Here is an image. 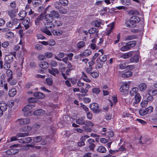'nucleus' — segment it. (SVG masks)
Masks as SVG:
<instances>
[{
  "label": "nucleus",
  "mask_w": 157,
  "mask_h": 157,
  "mask_svg": "<svg viewBox=\"0 0 157 157\" xmlns=\"http://www.w3.org/2000/svg\"><path fill=\"white\" fill-rule=\"evenodd\" d=\"M65 54L63 52H59L57 55H55L54 58L59 61H61V58L64 57L65 56Z\"/></svg>",
  "instance_id": "ddd939ff"
},
{
  "label": "nucleus",
  "mask_w": 157,
  "mask_h": 157,
  "mask_svg": "<svg viewBox=\"0 0 157 157\" xmlns=\"http://www.w3.org/2000/svg\"><path fill=\"white\" fill-rule=\"evenodd\" d=\"M126 149L125 148H119L118 150H110L109 151V152L111 154H113L119 151H126Z\"/></svg>",
  "instance_id": "bb28decb"
},
{
  "label": "nucleus",
  "mask_w": 157,
  "mask_h": 157,
  "mask_svg": "<svg viewBox=\"0 0 157 157\" xmlns=\"http://www.w3.org/2000/svg\"><path fill=\"white\" fill-rule=\"evenodd\" d=\"M139 113L140 115L142 116H144L147 114L145 109H140Z\"/></svg>",
  "instance_id": "a18cd8bd"
},
{
  "label": "nucleus",
  "mask_w": 157,
  "mask_h": 157,
  "mask_svg": "<svg viewBox=\"0 0 157 157\" xmlns=\"http://www.w3.org/2000/svg\"><path fill=\"white\" fill-rule=\"evenodd\" d=\"M97 150L98 152L101 153H104L106 152L105 148H98Z\"/></svg>",
  "instance_id": "e2e57ef3"
},
{
  "label": "nucleus",
  "mask_w": 157,
  "mask_h": 157,
  "mask_svg": "<svg viewBox=\"0 0 157 157\" xmlns=\"http://www.w3.org/2000/svg\"><path fill=\"white\" fill-rule=\"evenodd\" d=\"M82 77L83 80L86 82H89L91 81L86 74L83 72L82 73Z\"/></svg>",
  "instance_id": "473e14b6"
},
{
  "label": "nucleus",
  "mask_w": 157,
  "mask_h": 157,
  "mask_svg": "<svg viewBox=\"0 0 157 157\" xmlns=\"http://www.w3.org/2000/svg\"><path fill=\"white\" fill-rule=\"evenodd\" d=\"M135 53V51H130L127 53H123L120 55V57L123 59H128L134 55Z\"/></svg>",
  "instance_id": "39448f33"
},
{
  "label": "nucleus",
  "mask_w": 157,
  "mask_h": 157,
  "mask_svg": "<svg viewBox=\"0 0 157 157\" xmlns=\"http://www.w3.org/2000/svg\"><path fill=\"white\" fill-rule=\"evenodd\" d=\"M114 22H112L107 25V28L106 29V35H109L111 33L114 28Z\"/></svg>",
  "instance_id": "423d86ee"
},
{
  "label": "nucleus",
  "mask_w": 157,
  "mask_h": 157,
  "mask_svg": "<svg viewBox=\"0 0 157 157\" xmlns=\"http://www.w3.org/2000/svg\"><path fill=\"white\" fill-rule=\"evenodd\" d=\"M42 16L41 15L39 16L36 19V20L35 21V24L36 25H38L39 22L42 20Z\"/></svg>",
  "instance_id": "6e6d98bb"
},
{
  "label": "nucleus",
  "mask_w": 157,
  "mask_h": 157,
  "mask_svg": "<svg viewBox=\"0 0 157 157\" xmlns=\"http://www.w3.org/2000/svg\"><path fill=\"white\" fill-rule=\"evenodd\" d=\"M135 52L134 54L135 55L131 57L129 59L131 63H137L139 61V55L137 54L138 52Z\"/></svg>",
  "instance_id": "1a4fd4ad"
},
{
  "label": "nucleus",
  "mask_w": 157,
  "mask_h": 157,
  "mask_svg": "<svg viewBox=\"0 0 157 157\" xmlns=\"http://www.w3.org/2000/svg\"><path fill=\"white\" fill-rule=\"evenodd\" d=\"M17 122L19 124L21 125H23L29 124L30 122V119L28 118L25 119H18L17 121Z\"/></svg>",
  "instance_id": "0eeeda50"
},
{
  "label": "nucleus",
  "mask_w": 157,
  "mask_h": 157,
  "mask_svg": "<svg viewBox=\"0 0 157 157\" xmlns=\"http://www.w3.org/2000/svg\"><path fill=\"white\" fill-rule=\"evenodd\" d=\"M49 64L52 67H56L57 66V63L56 61L52 60L50 61Z\"/></svg>",
  "instance_id": "603ef678"
},
{
  "label": "nucleus",
  "mask_w": 157,
  "mask_h": 157,
  "mask_svg": "<svg viewBox=\"0 0 157 157\" xmlns=\"http://www.w3.org/2000/svg\"><path fill=\"white\" fill-rule=\"evenodd\" d=\"M90 109L95 113H98L101 111L98 105L96 103H93L90 106Z\"/></svg>",
  "instance_id": "20e7f679"
},
{
  "label": "nucleus",
  "mask_w": 157,
  "mask_h": 157,
  "mask_svg": "<svg viewBox=\"0 0 157 157\" xmlns=\"http://www.w3.org/2000/svg\"><path fill=\"white\" fill-rule=\"evenodd\" d=\"M140 21L139 17L137 16L132 17L129 19L128 22L126 23V26L128 27L133 28L135 26V24L138 23Z\"/></svg>",
  "instance_id": "f03ea898"
},
{
  "label": "nucleus",
  "mask_w": 157,
  "mask_h": 157,
  "mask_svg": "<svg viewBox=\"0 0 157 157\" xmlns=\"http://www.w3.org/2000/svg\"><path fill=\"white\" fill-rule=\"evenodd\" d=\"M29 136V134L27 132L25 133H18L17 134V137H24L25 136Z\"/></svg>",
  "instance_id": "f704fd0d"
},
{
  "label": "nucleus",
  "mask_w": 157,
  "mask_h": 157,
  "mask_svg": "<svg viewBox=\"0 0 157 157\" xmlns=\"http://www.w3.org/2000/svg\"><path fill=\"white\" fill-rule=\"evenodd\" d=\"M19 150L16 148H11L6 151V153L8 155H14L19 152Z\"/></svg>",
  "instance_id": "9d476101"
},
{
  "label": "nucleus",
  "mask_w": 157,
  "mask_h": 157,
  "mask_svg": "<svg viewBox=\"0 0 157 157\" xmlns=\"http://www.w3.org/2000/svg\"><path fill=\"white\" fill-rule=\"evenodd\" d=\"M136 44V41L134 40L130 41L126 43V44L128 48H129V50L131 48L135 46Z\"/></svg>",
  "instance_id": "a878e982"
},
{
  "label": "nucleus",
  "mask_w": 157,
  "mask_h": 157,
  "mask_svg": "<svg viewBox=\"0 0 157 157\" xmlns=\"http://www.w3.org/2000/svg\"><path fill=\"white\" fill-rule=\"evenodd\" d=\"M3 68L6 70H9V68H10V63L5 62L4 64Z\"/></svg>",
  "instance_id": "680f3d73"
},
{
  "label": "nucleus",
  "mask_w": 157,
  "mask_h": 157,
  "mask_svg": "<svg viewBox=\"0 0 157 157\" xmlns=\"http://www.w3.org/2000/svg\"><path fill=\"white\" fill-rule=\"evenodd\" d=\"M132 75V73L131 71H128L121 74V76L124 78H127L131 76Z\"/></svg>",
  "instance_id": "2f4dec72"
},
{
  "label": "nucleus",
  "mask_w": 157,
  "mask_h": 157,
  "mask_svg": "<svg viewBox=\"0 0 157 157\" xmlns=\"http://www.w3.org/2000/svg\"><path fill=\"white\" fill-rule=\"evenodd\" d=\"M8 14L12 18L14 17L15 16V12L13 10H9L8 11Z\"/></svg>",
  "instance_id": "a19ab883"
},
{
  "label": "nucleus",
  "mask_w": 157,
  "mask_h": 157,
  "mask_svg": "<svg viewBox=\"0 0 157 157\" xmlns=\"http://www.w3.org/2000/svg\"><path fill=\"white\" fill-rule=\"evenodd\" d=\"M10 43L9 41H5L3 42L2 44V47L4 48H7L9 45Z\"/></svg>",
  "instance_id": "052dcab7"
},
{
  "label": "nucleus",
  "mask_w": 157,
  "mask_h": 157,
  "mask_svg": "<svg viewBox=\"0 0 157 157\" xmlns=\"http://www.w3.org/2000/svg\"><path fill=\"white\" fill-rule=\"evenodd\" d=\"M34 96L35 97L39 99H43L45 97L44 94L39 92H35L34 93Z\"/></svg>",
  "instance_id": "dca6fc26"
},
{
  "label": "nucleus",
  "mask_w": 157,
  "mask_h": 157,
  "mask_svg": "<svg viewBox=\"0 0 157 157\" xmlns=\"http://www.w3.org/2000/svg\"><path fill=\"white\" fill-rule=\"evenodd\" d=\"M13 27L16 26L19 22V20L17 18H14L12 21Z\"/></svg>",
  "instance_id": "ea45409f"
},
{
  "label": "nucleus",
  "mask_w": 157,
  "mask_h": 157,
  "mask_svg": "<svg viewBox=\"0 0 157 157\" xmlns=\"http://www.w3.org/2000/svg\"><path fill=\"white\" fill-rule=\"evenodd\" d=\"M136 38V36L134 35H130L126 36L125 38V40H129Z\"/></svg>",
  "instance_id": "8fccbe9b"
},
{
  "label": "nucleus",
  "mask_w": 157,
  "mask_h": 157,
  "mask_svg": "<svg viewBox=\"0 0 157 157\" xmlns=\"http://www.w3.org/2000/svg\"><path fill=\"white\" fill-rule=\"evenodd\" d=\"M45 113L44 111L42 109H39L35 111L33 114L35 116H40L44 114Z\"/></svg>",
  "instance_id": "412c9836"
},
{
  "label": "nucleus",
  "mask_w": 157,
  "mask_h": 157,
  "mask_svg": "<svg viewBox=\"0 0 157 157\" xmlns=\"http://www.w3.org/2000/svg\"><path fill=\"white\" fill-rule=\"evenodd\" d=\"M17 91L15 89H10L9 91V95L11 97H13L16 94Z\"/></svg>",
  "instance_id": "72a5a7b5"
},
{
  "label": "nucleus",
  "mask_w": 157,
  "mask_h": 157,
  "mask_svg": "<svg viewBox=\"0 0 157 157\" xmlns=\"http://www.w3.org/2000/svg\"><path fill=\"white\" fill-rule=\"evenodd\" d=\"M50 17H52V18H58L59 16V14L56 11L52 10L50 12Z\"/></svg>",
  "instance_id": "a211bd4d"
},
{
  "label": "nucleus",
  "mask_w": 157,
  "mask_h": 157,
  "mask_svg": "<svg viewBox=\"0 0 157 157\" xmlns=\"http://www.w3.org/2000/svg\"><path fill=\"white\" fill-rule=\"evenodd\" d=\"M45 57H46L48 58H50L52 57L53 55L52 53L50 52H47L44 53Z\"/></svg>",
  "instance_id": "864d4df0"
},
{
  "label": "nucleus",
  "mask_w": 157,
  "mask_h": 157,
  "mask_svg": "<svg viewBox=\"0 0 157 157\" xmlns=\"http://www.w3.org/2000/svg\"><path fill=\"white\" fill-rule=\"evenodd\" d=\"M46 83L49 86H51L53 84V80L52 78H48L46 79Z\"/></svg>",
  "instance_id": "c03bdc74"
},
{
  "label": "nucleus",
  "mask_w": 157,
  "mask_h": 157,
  "mask_svg": "<svg viewBox=\"0 0 157 157\" xmlns=\"http://www.w3.org/2000/svg\"><path fill=\"white\" fill-rule=\"evenodd\" d=\"M97 39L94 38L91 40L92 43L90 44V48L91 49H98V47H97L95 44V43L97 41Z\"/></svg>",
  "instance_id": "2eb2a0df"
},
{
  "label": "nucleus",
  "mask_w": 157,
  "mask_h": 157,
  "mask_svg": "<svg viewBox=\"0 0 157 157\" xmlns=\"http://www.w3.org/2000/svg\"><path fill=\"white\" fill-rule=\"evenodd\" d=\"M23 25H24L26 29H28L31 25L30 20L29 18H26L22 22Z\"/></svg>",
  "instance_id": "6e6552de"
},
{
  "label": "nucleus",
  "mask_w": 157,
  "mask_h": 157,
  "mask_svg": "<svg viewBox=\"0 0 157 157\" xmlns=\"http://www.w3.org/2000/svg\"><path fill=\"white\" fill-rule=\"evenodd\" d=\"M87 126H94V124L91 121H85V124Z\"/></svg>",
  "instance_id": "3c124183"
},
{
  "label": "nucleus",
  "mask_w": 157,
  "mask_h": 157,
  "mask_svg": "<svg viewBox=\"0 0 157 157\" xmlns=\"http://www.w3.org/2000/svg\"><path fill=\"white\" fill-rule=\"evenodd\" d=\"M92 92L93 93L98 94L100 92V90L99 88H94L92 89Z\"/></svg>",
  "instance_id": "5fc2aeb1"
},
{
  "label": "nucleus",
  "mask_w": 157,
  "mask_h": 157,
  "mask_svg": "<svg viewBox=\"0 0 157 157\" xmlns=\"http://www.w3.org/2000/svg\"><path fill=\"white\" fill-rule=\"evenodd\" d=\"M14 34L13 33L10 32L6 33V37L8 38L9 40L14 37Z\"/></svg>",
  "instance_id": "4c0bfd02"
},
{
  "label": "nucleus",
  "mask_w": 157,
  "mask_h": 157,
  "mask_svg": "<svg viewBox=\"0 0 157 157\" xmlns=\"http://www.w3.org/2000/svg\"><path fill=\"white\" fill-rule=\"evenodd\" d=\"M12 78H8L7 79V81L10 85L14 86L16 84L17 81L15 79Z\"/></svg>",
  "instance_id": "7c9ffc66"
},
{
  "label": "nucleus",
  "mask_w": 157,
  "mask_h": 157,
  "mask_svg": "<svg viewBox=\"0 0 157 157\" xmlns=\"http://www.w3.org/2000/svg\"><path fill=\"white\" fill-rule=\"evenodd\" d=\"M139 88L140 91L142 92H144L145 91L147 88V85L145 83H141L139 85Z\"/></svg>",
  "instance_id": "b1692460"
},
{
  "label": "nucleus",
  "mask_w": 157,
  "mask_h": 157,
  "mask_svg": "<svg viewBox=\"0 0 157 157\" xmlns=\"http://www.w3.org/2000/svg\"><path fill=\"white\" fill-rule=\"evenodd\" d=\"M138 90V88L137 87L133 88L130 91V95L132 96H133L138 94V93H137Z\"/></svg>",
  "instance_id": "5701e85b"
},
{
  "label": "nucleus",
  "mask_w": 157,
  "mask_h": 157,
  "mask_svg": "<svg viewBox=\"0 0 157 157\" xmlns=\"http://www.w3.org/2000/svg\"><path fill=\"white\" fill-rule=\"evenodd\" d=\"M98 58L101 62L104 63L107 60V56L105 55H100Z\"/></svg>",
  "instance_id": "e433bc0d"
},
{
  "label": "nucleus",
  "mask_w": 157,
  "mask_h": 157,
  "mask_svg": "<svg viewBox=\"0 0 157 157\" xmlns=\"http://www.w3.org/2000/svg\"><path fill=\"white\" fill-rule=\"evenodd\" d=\"M145 109L147 114L151 113L153 112V107L151 106H149L148 108Z\"/></svg>",
  "instance_id": "de8ad7c7"
},
{
  "label": "nucleus",
  "mask_w": 157,
  "mask_h": 157,
  "mask_svg": "<svg viewBox=\"0 0 157 157\" xmlns=\"http://www.w3.org/2000/svg\"><path fill=\"white\" fill-rule=\"evenodd\" d=\"M32 2L33 4L38 5H41V0H33Z\"/></svg>",
  "instance_id": "69168bd1"
},
{
  "label": "nucleus",
  "mask_w": 157,
  "mask_h": 157,
  "mask_svg": "<svg viewBox=\"0 0 157 157\" xmlns=\"http://www.w3.org/2000/svg\"><path fill=\"white\" fill-rule=\"evenodd\" d=\"M85 46V43L83 41H81L77 43V47L78 48L80 49L84 48Z\"/></svg>",
  "instance_id": "c756f323"
},
{
  "label": "nucleus",
  "mask_w": 157,
  "mask_h": 157,
  "mask_svg": "<svg viewBox=\"0 0 157 157\" xmlns=\"http://www.w3.org/2000/svg\"><path fill=\"white\" fill-rule=\"evenodd\" d=\"M59 10L60 14H65L67 13V11L65 9L60 8Z\"/></svg>",
  "instance_id": "0e129e2a"
},
{
  "label": "nucleus",
  "mask_w": 157,
  "mask_h": 157,
  "mask_svg": "<svg viewBox=\"0 0 157 157\" xmlns=\"http://www.w3.org/2000/svg\"><path fill=\"white\" fill-rule=\"evenodd\" d=\"M13 56L10 55L6 56L5 57V61L6 63H10L13 61Z\"/></svg>",
  "instance_id": "f3484780"
},
{
  "label": "nucleus",
  "mask_w": 157,
  "mask_h": 157,
  "mask_svg": "<svg viewBox=\"0 0 157 157\" xmlns=\"http://www.w3.org/2000/svg\"><path fill=\"white\" fill-rule=\"evenodd\" d=\"M148 104V101H144L141 102L140 103L141 106L142 107H144L146 106Z\"/></svg>",
  "instance_id": "338daca9"
},
{
  "label": "nucleus",
  "mask_w": 157,
  "mask_h": 157,
  "mask_svg": "<svg viewBox=\"0 0 157 157\" xmlns=\"http://www.w3.org/2000/svg\"><path fill=\"white\" fill-rule=\"evenodd\" d=\"M7 108V106L6 103L3 101L0 102V109L2 111H6Z\"/></svg>",
  "instance_id": "aec40b11"
},
{
  "label": "nucleus",
  "mask_w": 157,
  "mask_h": 157,
  "mask_svg": "<svg viewBox=\"0 0 157 157\" xmlns=\"http://www.w3.org/2000/svg\"><path fill=\"white\" fill-rule=\"evenodd\" d=\"M32 108V106L30 105H27L22 109V111L24 112V115L25 116H29L31 114V110Z\"/></svg>",
  "instance_id": "7ed1b4c3"
},
{
  "label": "nucleus",
  "mask_w": 157,
  "mask_h": 157,
  "mask_svg": "<svg viewBox=\"0 0 157 157\" xmlns=\"http://www.w3.org/2000/svg\"><path fill=\"white\" fill-rule=\"evenodd\" d=\"M59 2L61 4L64 6H67L68 3L67 0H59Z\"/></svg>",
  "instance_id": "4d7b16f0"
},
{
  "label": "nucleus",
  "mask_w": 157,
  "mask_h": 157,
  "mask_svg": "<svg viewBox=\"0 0 157 157\" xmlns=\"http://www.w3.org/2000/svg\"><path fill=\"white\" fill-rule=\"evenodd\" d=\"M33 140L35 142L38 143L40 141L42 140V136H37L36 137H33Z\"/></svg>",
  "instance_id": "79ce46f5"
},
{
  "label": "nucleus",
  "mask_w": 157,
  "mask_h": 157,
  "mask_svg": "<svg viewBox=\"0 0 157 157\" xmlns=\"http://www.w3.org/2000/svg\"><path fill=\"white\" fill-rule=\"evenodd\" d=\"M90 75L93 78H96L98 76L99 72L98 71H94L91 73Z\"/></svg>",
  "instance_id": "58836bf2"
},
{
  "label": "nucleus",
  "mask_w": 157,
  "mask_h": 157,
  "mask_svg": "<svg viewBox=\"0 0 157 157\" xmlns=\"http://www.w3.org/2000/svg\"><path fill=\"white\" fill-rule=\"evenodd\" d=\"M40 67L42 68H47L49 66V63L46 62L44 61L41 62L39 65Z\"/></svg>",
  "instance_id": "cd10ccee"
},
{
  "label": "nucleus",
  "mask_w": 157,
  "mask_h": 157,
  "mask_svg": "<svg viewBox=\"0 0 157 157\" xmlns=\"http://www.w3.org/2000/svg\"><path fill=\"white\" fill-rule=\"evenodd\" d=\"M51 33L54 35H60L62 34V31L61 30H52L51 31Z\"/></svg>",
  "instance_id": "c9c22d12"
},
{
  "label": "nucleus",
  "mask_w": 157,
  "mask_h": 157,
  "mask_svg": "<svg viewBox=\"0 0 157 157\" xmlns=\"http://www.w3.org/2000/svg\"><path fill=\"white\" fill-rule=\"evenodd\" d=\"M128 46L126 44L125 46H124L120 48V50L122 52H124L125 51H127L129 50V48H128Z\"/></svg>",
  "instance_id": "13d9d810"
},
{
  "label": "nucleus",
  "mask_w": 157,
  "mask_h": 157,
  "mask_svg": "<svg viewBox=\"0 0 157 157\" xmlns=\"http://www.w3.org/2000/svg\"><path fill=\"white\" fill-rule=\"evenodd\" d=\"M91 53V52L90 50L89 49H86L82 53L80 54L79 56L82 58L84 57H86L89 56Z\"/></svg>",
  "instance_id": "f8f14e48"
},
{
  "label": "nucleus",
  "mask_w": 157,
  "mask_h": 157,
  "mask_svg": "<svg viewBox=\"0 0 157 157\" xmlns=\"http://www.w3.org/2000/svg\"><path fill=\"white\" fill-rule=\"evenodd\" d=\"M48 44L50 46H53L55 45L56 42L53 40H51L48 41Z\"/></svg>",
  "instance_id": "774afa93"
},
{
  "label": "nucleus",
  "mask_w": 157,
  "mask_h": 157,
  "mask_svg": "<svg viewBox=\"0 0 157 157\" xmlns=\"http://www.w3.org/2000/svg\"><path fill=\"white\" fill-rule=\"evenodd\" d=\"M140 143L141 144H144V143L142 142V140H143V141L144 142V143L147 144H150L151 142L150 140L147 139L146 138L142 137V136H141L140 138Z\"/></svg>",
  "instance_id": "393cba45"
},
{
  "label": "nucleus",
  "mask_w": 157,
  "mask_h": 157,
  "mask_svg": "<svg viewBox=\"0 0 157 157\" xmlns=\"http://www.w3.org/2000/svg\"><path fill=\"white\" fill-rule=\"evenodd\" d=\"M129 86L127 83L123 84L120 88V91L121 92H125L128 89Z\"/></svg>",
  "instance_id": "9b49d317"
},
{
  "label": "nucleus",
  "mask_w": 157,
  "mask_h": 157,
  "mask_svg": "<svg viewBox=\"0 0 157 157\" xmlns=\"http://www.w3.org/2000/svg\"><path fill=\"white\" fill-rule=\"evenodd\" d=\"M53 18L50 17V14H47L45 16L44 23L45 28L41 29V31L48 36H51L52 34L48 30V29H52L55 27V25L52 23Z\"/></svg>",
  "instance_id": "f257e3e1"
},
{
  "label": "nucleus",
  "mask_w": 157,
  "mask_h": 157,
  "mask_svg": "<svg viewBox=\"0 0 157 157\" xmlns=\"http://www.w3.org/2000/svg\"><path fill=\"white\" fill-rule=\"evenodd\" d=\"M93 67H92L89 66V68H85V69L86 73L88 74H90L91 73H92V70Z\"/></svg>",
  "instance_id": "bf43d9fd"
},
{
  "label": "nucleus",
  "mask_w": 157,
  "mask_h": 157,
  "mask_svg": "<svg viewBox=\"0 0 157 157\" xmlns=\"http://www.w3.org/2000/svg\"><path fill=\"white\" fill-rule=\"evenodd\" d=\"M121 3L124 5H129L131 2L129 0H121Z\"/></svg>",
  "instance_id": "37998d69"
},
{
  "label": "nucleus",
  "mask_w": 157,
  "mask_h": 157,
  "mask_svg": "<svg viewBox=\"0 0 157 157\" xmlns=\"http://www.w3.org/2000/svg\"><path fill=\"white\" fill-rule=\"evenodd\" d=\"M89 33L90 34H93L96 33V34H97L98 33V31H97V29L96 28H93L90 29L89 30Z\"/></svg>",
  "instance_id": "09e8293b"
},
{
  "label": "nucleus",
  "mask_w": 157,
  "mask_h": 157,
  "mask_svg": "<svg viewBox=\"0 0 157 157\" xmlns=\"http://www.w3.org/2000/svg\"><path fill=\"white\" fill-rule=\"evenodd\" d=\"M135 101L133 103V104H136L139 103L140 101L141 97L139 94H137L135 95Z\"/></svg>",
  "instance_id": "6ab92c4d"
},
{
  "label": "nucleus",
  "mask_w": 157,
  "mask_h": 157,
  "mask_svg": "<svg viewBox=\"0 0 157 157\" xmlns=\"http://www.w3.org/2000/svg\"><path fill=\"white\" fill-rule=\"evenodd\" d=\"M92 24L96 27H99L101 25H103L101 21L99 20L93 21Z\"/></svg>",
  "instance_id": "4be33fe9"
},
{
  "label": "nucleus",
  "mask_w": 157,
  "mask_h": 157,
  "mask_svg": "<svg viewBox=\"0 0 157 157\" xmlns=\"http://www.w3.org/2000/svg\"><path fill=\"white\" fill-rule=\"evenodd\" d=\"M27 15V13L25 10H22L19 12L18 15L19 16L22 18L20 19L21 20H22L23 18L25 17Z\"/></svg>",
  "instance_id": "c85d7f7f"
},
{
  "label": "nucleus",
  "mask_w": 157,
  "mask_h": 157,
  "mask_svg": "<svg viewBox=\"0 0 157 157\" xmlns=\"http://www.w3.org/2000/svg\"><path fill=\"white\" fill-rule=\"evenodd\" d=\"M85 117H81L76 119V122L77 124L81 125H83L85 124Z\"/></svg>",
  "instance_id": "4468645a"
},
{
  "label": "nucleus",
  "mask_w": 157,
  "mask_h": 157,
  "mask_svg": "<svg viewBox=\"0 0 157 157\" xmlns=\"http://www.w3.org/2000/svg\"><path fill=\"white\" fill-rule=\"evenodd\" d=\"M6 75L9 77V78H13L12 76L13 72L10 70H7L6 72Z\"/></svg>",
  "instance_id": "49530a36"
}]
</instances>
